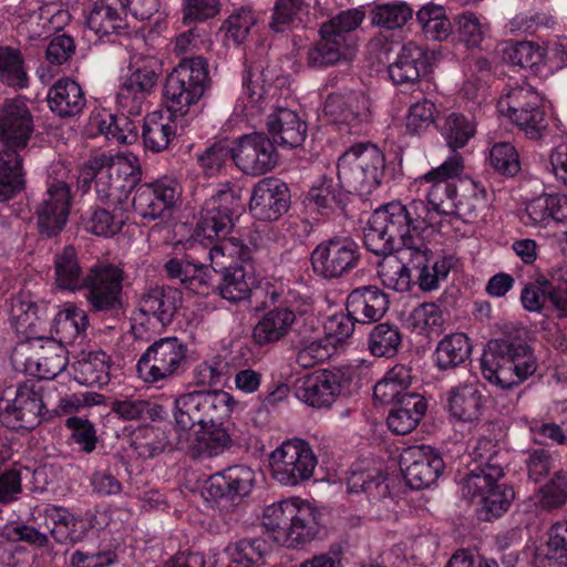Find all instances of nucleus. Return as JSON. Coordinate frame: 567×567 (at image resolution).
Segmentation results:
<instances>
[{"label": "nucleus", "instance_id": "obj_22", "mask_svg": "<svg viewBox=\"0 0 567 567\" xmlns=\"http://www.w3.org/2000/svg\"><path fill=\"white\" fill-rule=\"evenodd\" d=\"M307 310L301 308H270L252 329V339L258 346L275 344L297 330L300 320H307Z\"/></svg>", "mask_w": 567, "mask_h": 567}, {"label": "nucleus", "instance_id": "obj_47", "mask_svg": "<svg viewBox=\"0 0 567 567\" xmlns=\"http://www.w3.org/2000/svg\"><path fill=\"white\" fill-rule=\"evenodd\" d=\"M254 279L247 270L246 261L240 265H229L220 270V282L217 286L221 298L238 302L249 297Z\"/></svg>", "mask_w": 567, "mask_h": 567}, {"label": "nucleus", "instance_id": "obj_46", "mask_svg": "<svg viewBox=\"0 0 567 567\" xmlns=\"http://www.w3.org/2000/svg\"><path fill=\"white\" fill-rule=\"evenodd\" d=\"M471 353L472 344L467 336L456 332L447 334L439 341L434 352V360L441 371L451 370L468 360Z\"/></svg>", "mask_w": 567, "mask_h": 567}, {"label": "nucleus", "instance_id": "obj_24", "mask_svg": "<svg viewBox=\"0 0 567 567\" xmlns=\"http://www.w3.org/2000/svg\"><path fill=\"white\" fill-rule=\"evenodd\" d=\"M272 78L268 70L249 69L243 76V93L236 110L247 117H255L270 106L276 91L271 85Z\"/></svg>", "mask_w": 567, "mask_h": 567}, {"label": "nucleus", "instance_id": "obj_64", "mask_svg": "<svg viewBox=\"0 0 567 567\" xmlns=\"http://www.w3.org/2000/svg\"><path fill=\"white\" fill-rule=\"evenodd\" d=\"M567 502V474L556 472L553 478L539 488L536 504L539 508L551 511Z\"/></svg>", "mask_w": 567, "mask_h": 567}, {"label": "nucleus", "instance_id": "obj_10", "mask_svg": "<svg viewBox=\"0 0 567 567\" xmlns=\"http://www.w3.org/2000/svg\"><path fill=\"white\" fill-rule=\"evenodd\" d=\"M243 210L241 188L229 181L219 183L205 200L197 227L207 238L226 236Z\"/></svg>", "mask_w": 567, "mask_h": 567}, {"label": "nucleus", "instance_id": "obj_63", "mask_svg": "<svg viewBox=\"0 0 567 567\" xmlns=\"http://www.w3.org/2000/svg\"><path fill=\"white\" fill-rule=\"evenodd\" d=\"M258 14L250 7H241L234 12L224 22L226 37L235 45H240L247 39L251 28L257 23Z\"/></svg>", "mask_w": 567, "mask_h": 567}, {"label": "nucleus", "instance_id": "obj_4", "mask_svg": "<svg viewBox=\"0 0 567 567\" xmlns=\"http://www.w3.org/2000/svg\"><path fill=\"white\" fill-rule=\"evenodd\" d=\"M262 525L277 533V542L292 548L311 542L318 534L315 509L298 498L268 505L264 511Z\"/></svg>", "mask_w": 567, "mask_h": 567}, {"label": "nucleus", "instance_id": "obj_40", "mask_svg": "<svg viewBox=\"0 0 567 567\" xmlns=\"http://www.w3.org/2000/svg\"><path fill=\"white\" fill-rule=\"evenodd\" d=\"M427 410V403L421 394L404 395L399 404L394 405L386 417L391 432L405 435L412 432L421 422Z\"/></svg>", "mask_w": 567, "mask_h": 567}, {"label": "nucleus", "instance_id": "obj_19", "mask_svg": "<svg viewBox=\"0 0 567 567\" xmlns=\"http://www.w3.org/2000/svg\"><path fill=\"white\" fill-rule=\"evenodd\" d=\"M400 465L408 485L414 489L429 487L444 470L443 458L429 445L404 449Z\"/></svg>", "mask_w": 567, "mask_h": 567}, {"label": "nucleus", "instance_id": "obj_49", "mask_svg": "<svg viewBox=\"0 0 567 567\" xmlns=\"http://www.w3.org/2000/svg\"><path fill=\"white\" fill-rule=\"evenodd\" d=\"M546 50L537 43L520 41L509 43L503 49L504 62L539 74L545 65Z\"/></svg>", "mask_w": 567, "mask_h": 567}, {"label": "nucleus", "instance_id": "obj_23", "mask_svg": "<svg viewBox=\"0 0 567 567\" xmlns=\"http://www.w3.org/2000/svg\"><path fill=\"white\" fill-rule=\"evenodd\" d=\"M290 204L289 188L278 178L267 177L259 181L252 188L249 209L259 220H277L285 214Z\"/></svg>", "mask_w": 567, "mask_h": 567}, {"label": "nucleus", "instance_id": "obj_43", "mask_svg": "<svg viewBox=\"0 0 567 567\" xmlns=\"http://www.w3.org/2000/svg\"><path fill=\"white\" fill-rule=\"evenodd\" d=\"M43 516L45 526L56 543L73 545L82 539V533L78 530L81 519L69 509L56 505H48L43 509Z\"/></svg>", "mask_w": 567, "mask_h": 567}, {"label": "nucleus", "instance_id": "obj_28", "mask_svg": "<svg viewBox=\"0 0 567 567\" xmlns=\"http://www.w3.org/2000/svg\"><path fill=\"white\" fill-rule=\"evenodd\" d=\"M254 471L246 465H233L209 476L206 491L214 499L243 497L250 493Z\"/></svg>", "mask_w": 567, "mask_h": 567}, {"label": "nucleus", "instance_id": "obj_25", "mask_svg": "<svg viewBox=\"0 0 567 567\" xmlns=\"http://www.w3.org/2000/svg\"><path fill=\"white\" fill-rule=\"evenodd\" d=\"M473 468L462 480L471 492L486 487L488 482L504 476L503 465L496 443L492 439L481 437L472 451Z\"/></svg>", "mask_w": 567, "mask_h": 567}, {"label": "nucleus", "instance_id": "obj_30", "mask_svg": "<svg viewBox=\"0 0 567 567\" xmlns=\"http://www.w3.org/2000/svg\"><path fill=\"white\" fill-rule=\"evenodd\" d=\"M33 353L25 361V369L40 379L51 380L68 365L64 346L53 339L38 340L32 344Z\"/></svg>", "mask_w": 567, "mask_h": 567}, {"label": "nucleus", "instance_id": "obj_32", "mask_svg": "<svg viewBox=\"0 0 567 567\" xmlns=\"http://www.w3.org/2000/svg\"><path fill=\"white\" fill-rule=\"evenodd\" d=\"M326 115H329L338 125H346L350 131L368 120L369 112L365 97L357 92L347 94H329L323 106Z\"/></svg>", "mask_w": 567, "mask_h": 567}, {"label": "nucleus", "instance_id": "obj_27", "mask_svg": "<svg viewBox=\"0 0 567 567\" xmlns=\"http://www.w3.org/2000/svg\"><path fill=\"white\" fill-rule=\"evenodd\" d=\"M187 445L179 444L176 436L171 444L177 450L186 451L193 458H210L224 453L234 444L229 427L223 425L200 427L195 433H188Z\"/></svg>", "mask_w": 567, "mask_h": 567}, {"label": "nucleus", "instance_id": "obj_59", "mask_svg": "<svg viewBox=\"0 0 567 567\" xmlns=\"http://www.w3.org/2000/svg\"><path fill=\"white\" fill-rule=\"evenodd\" d=\"M39 306L28 296H17L11 299L9 319L18 333L32 336L40 321Z\"/></svg>", "mask_w": 567, "mask_h": 567}, {"label": "nucleus", "instance_id": "obj_42", "mask_svg": "<svg viewBox=\"0 0 567 567\" xmlns=\"http://www.w3.org/2000/svg\"><path fill=\"white\" fill-rule=\"evenodd\" d=\"M74 380L85 386H103L110 382V358L103 351L83 354L73 363Z\"/></svg>", "mask_w": 567, "mask_h": 567}, {"label": "nucleus", "instance_id": "obj_45", "mask_svg": "<svg viewBox=\"0 0 567 567\" xmlns=\"http://www.w3.org/2000/svg\"><path fill=\"white\" fill-rule=\"evenodd\" d=\"M54 284L59 289L76 291L81 290L85 280L73 246H65L54 256Z\"/></svg>", "mask_w": 567, "mask_h": 567}, {"label": "nucleus", "instance_id": "obj_54", "mask_svg": "<svg viewBox=\"0 0 567 567\" xmlns=\"http://www.w3.org/2000/svg\"><path fill=\"white\" fill-rule=\"evenodd\" d=\"M347 194L340 183L324 176L319 184L311 187L307 199L318 212L328 214L337 207L346 206Z\"/></svg>", "mask_w": 567, "mask_h": 567}, {"label": "nucleus", "instance_id": "obj_62", "mask_svg": "<svg viewBox=\"0 0 567 567\" xmlns=\"http://www.w3.org/2000/svg\"><path fill=\"white\" fill-rule=\"evenodd\" d=\"M307 8L306 0H277L269 28L275 32H285L296 22L301 21V16Z\"/></svg>", "mask_w": 567, "mask_h": 567}, {"label": "nucleus", "instance_id": "obj_35", "mask_svg": "<svg viewBox=\"0 0 567 567\" xmlns=\"http://www.w3.org/2000/svg\"><path fill=\"white\" fill-rule=\"evenodd\" d=\"M427 66L425 51L409 42L401 48L396 60L389 65V75L395 84H413L426 73Z\"/></svg>", "mask_w": 567, "mask_h": 567}, {"label": "nucleus", "instance_id": "obj_31", "mask_svg": "<svg viewBox=\"0 0 567 567\" xmlns=\"http://www.w3.org/2000/svg\"><path fill=\"white\" fill-rule=\"evenodd\" d=\"M205 390L182 393L174 401V431L179 444L187 445V435L195 425L204 427Z\"/></svg>", "mask_w": 567, "mask_h": 567}, {"label": "nucleus", "instance_id": "obj_6", "mask_svg": "<svg viewBox=\"0 0 567 567\" xmlns=\"http://www.w3.org/2000/svg\"><path fill=\"white\" fill-rule=\"evenodd\" d=\"M209 85L208 64L203 56L184 58L166 78L164 101L167 113L185 116Z\"/></svg>", "mask_w": 567, "mask_h": 567}, {"label": "nucleus", "instance_id": "obj_17", "mask_svg": "<svg viewBox=\"0 0 567 567\" xmlns=\"http://www.w3.org/2000/svg\"><path fill=\"white\" fill-rule=\"evenodd\" d=\"M419 246L408 247L402 250V259L412 265L416 271V282L422 291H432L439 288L450 271L456 266L457 259L453 255H444L432 264L433 254L424 241H417Z\"/></svg>", "mask_w": 567, "mask_h": 567}, {"label": "nucleus", "instance_id": "obj_3", "mask_svg": "<svg viewBox=\"0 0 567 567\" xmlns=\"http://www.w3.org/2000/svg\"><path fill=\"white\" fill-rule=\"evenodd\" d=\"M481 367L485 380L501 389H511L535 373L537 361L526 342L504 338L487 343Z\"/></svg>", "mask_w": 567, "mask_h": 567}, {"label": "nucleus", "instance_id": "obj_2", "mask_svg": "<svg viewBox=\"0 0 567 567\" xmlns=\"http://www.w3.org/2000/svg\"><path fill=\"white\" fill-rule=\"evenodd\" d=\"M137 178V168L126 156L118 153H95L80 169V179L84 184L95 182L99 200L120 210H126L128 196Z\"/></svg>", "mask_w": 567, "mask_h": 567}, {"label": "nucleus", "instance_id": "obj_21", "mask_svg": "<svg viewBox=\"0 0 567 567\" xmlns=\"http://www.w3.org/2000/svg\"><path fill=\"white\" fill-rule=\"evenodd\" d=\"M429 184L426 202L423 205L427 210L429 226L434 227L440 223L442 215L457 214L465 218L477 217L475 205L457 199V188L453 182L423 181Z\"/></svg>", "mask_w": 567, "mask_h": 567}, {"label": "nucleus", "instance_id": "obj_11", "mask_svg": "<svg viewBox=\"0 0 567 567\" xmlns=\"http://www.w3.org/2000/svg\"><path fill=\"white\" fill-rule=\"evenodd\" d=\"M317 464L310 444L301 439L287 440L270 454L271 475L286 486L309 480Z\"/></svg>", "mask_w": 567, "mask_h": 567}, {"label": "nucleus", "instance_id": "obj_13", "mask_svg": "<svg viewBox=\"0 0 567 567\" xmlns=\"http://www.w3.org/2000/svg\"><path fill=\"white\" fill-rule=\"evenodd\" d=\"M44 409L42 388L32 381L24 382L12 400H0V421L11 430L31 431L41 423Z\"/></svg>", "mask_w": 567, "mask_h": 567}, {"label": "nucleus", "instance_id": "obj_1", "mask_svg": "<svg viewBox=\"0 0 567 567\" xmlns=\"http://www.w3.org/2000/svg\"><path fill=\"white\" fill-rule=\"evenodd\" d=\"M427 210L422 199L408 205L389 203L374 210L364 230V245L375 255H391L424 241L421 233L429 228Z\"/></svg>", "mask_w": 567, "mask_h": 567}, {"label": "nucleus", "instance_id": "obj_55", "mask_svg": "<svg viewBox=\"0 0 567 567\" xmlns=\"http://www.w3.org/2000/svg\"><path fill=\"white\" fill-rule=\"evenodd\" d=\"M89 326L86 312L78 307H69L60 311L54 319V329L62 346L74 343L81 339Z\"/></svg>", "mask_w": 567, "mask_h": 567}, {"label": "nucleus", "instance_id": "obj_15", "mask_svg": "<svg viewBox=\"0 0 567 567\" xmlns=\"http://www.w3.org/2000/svg\"><path fill=\"white\" fill-rule=\"evenodd\" d=\"M34 131L33 115L23 97L7 99L0 104L1 151L19 153L24 150Z\"/></svg>", "mask_w": 567, "mask_h": 567}, {"label": "nucleus", "instance_id": "obj_26", "mask_svg": "<svg viewBox=\"0 0 567 567\" xmlns=\"http://www.w3.org/2000/svg\"><path fill=\"white\" fill-rule=\"evenodd\" d=\"M182 305L181 290L171 286H157L141 296L140 313L148 322H154L163 329L172 323Z\"/></svg>", "mask_w": 567, "mask_h": 567}, {"label": "nucleus", "instance_id": "obj_51", "mask_svg": "<svg viewBox=\"0 0 567 567\" xmlns=\"http://www.w3.org/2000/svg\"><path fill=\"white\" fill-rule=\"evenodd\" d=\"M22 162L19 153L0 151V202H7L22 190Z\"/></svg>", "mask_w": 567, "mask_h": 567}, {"label": "nucleus", "instance_id": "obj_33", "mask_svg": "<svg viewBox=\"0 0 567 567\" xmlns=\"http://www.w3.org/2000/svg\"><path fill=\"white\" fill-rule=\"evenodd\" d=\"M268 116L267 128L272 142L288 148H296L303 144L307 136V124L299 115L288 107L275 106Z\"/></svg>", "mask_w": 567, "mask_h": 567}, {"label": "nucleus", "instance_id": "obj_9", "mask_svg": "<svg viewBox=\"0 0 567 567\" xmlns=\"http://www.w3.org/2000/svg\"><path fill=\"white\" fill-rule=\"evenodd\" d=\"M125 271L116 264L99 260L85 272L81 289L84 298L94 312L117 313L124 307L123 282Z\"/></svg>", "mask_w": 567, "mask_h": 567}, {"label": "nucleus", "instance_id": "obj_12", "mask_svg": "<svg viewBox=\"0 0 567 567\" xmlns=\"http://www.w3.org/2000/svg\"><path fill=\"white\" fill-rule=\"evenodd\" d=\"M359 245L350 237H332L321 241L311 252L313 272L323 279H339L360 262Z\"/></svg>", "mask_w": 567, "mask_h": 567}, {"label": "nucleus", "instance_id": "obj_44", "mask_svg": "<svg viewBox=\"0 0 567 567\" xmlns=\"http://www.w3.org/2000/svg\"><path fill=\"white\" fill-rule=\"evenodd\" d=\"M176 117L162 112L150 113L143 125V140L146 148L153 152L166 150L176 135Z\"/></svg>", "mask_w": 567, "mask_h": 567}, {"label": "nucleus", "instance_id": "obj_61", "mask_svg": "<svg viewBox=\"0 0 567 567\" xmlns=\"http://www.w3.org/2000/svg\"><path fill=\"white\" fill-rule=\"evenodd\" d=\"M416 19L429 40L442 41L452 32V23L441 6L430 4L421 8Z\"/></svg>", "mask_w": 567, "mask_h": 567}, {"label": "nucleus", "instance_id": "obj_18", "mask_svg": "<svg viewBox=\"0 0 567 567\" xmlns=\"http://www.w3.org/2000/svg\"><path fill=\"white\" fill-rule=\"evenodd\" d=\"M344 374L340 370H318L299 379L296 398L315 409H329L341 394Z\"/></svg>", "mask_w": 567, "mask_h": 567}, {"label": "nucleus", "instance_id": "obj_5", "mask_svg": "<svg viewBox=\"0 0 567 567\" xmlns=\"http://www.w3.org/2000/svg\"><path fill=\"white\" fill-rule=\"evenodd\" d=\"M385 158L371 143H359L348 148L338 161V179L344 192L370 195L383 178Z\"/></svg>", "mask_w": 567, "mask_h": 567}, {"label": "nucleus", "instance_id": "obj_56", "mask_svg": "<svg viewBox=\"0 0 567 567\" xmlns=\"http://www.w3.org/2000/svg\"><path fill=\"white\" fill-rule=\"evenodd\" d=\"M540 97L529 85L516 86L508 90L497 102L498 112L507 117L528 113L539 107Z\"/></svg>", "mask_w": 567, "mask_h": 567}, {"label": "nucleus", "instance_id": "obj_14", "mask_svg": "<svg viewBox=\"0 0 567 567\" xmlns=\"http://www.w3.org/2000/svg\"><path fill=\"white\" fill-rule=\"evenodd\" d=\"M131 193L134 212L144 219L155 220L176 206L182 186L173 177H163L153 183H135Z\"/></svg>", "mask_w": 567, "mask_h": 567}, {"label": "nucleus", "instance_id": "obj_34", "mask_svg": "<svg viewBox=\"0 0 567 567\" xmlns=\"http://www.w3.org/2000/svg\"><path fill=\"white\" fill-rule=\"evenodd\" d=\"M347 491L349 494H363L365 499L374 507L377 514L392 508L393 498L390 496L389 486L380 474L369 472H352L347 477Z\"/></svg>", "mask_w": 567, "mask_h": 567}, {"label": "nucleus", "instance_id": "obj_50", "mask_svg": "<svg viewBox=\"0 0 567 567\" xmlns=\"http://www.w3.org/2000/svg\"><path fill=\"white\" fill-rule=\"evenodd\" d=\"M111 411L124 421H155L163 417V408L140 395L120 396Z\"/></svg>", "mask_w": 567, "mask_h": 567}, {"label": "nucleus", "instance_id": "obj_39", "mask_svg": "<svg viewBox=\"0 0 567 567\" xmlns=\"http://www.w3.org/2000/svg\"><path fill=\"white\" fill-rule=\"evenodd\" d=\"M499 480L488 482L486 487L477 491H470L462 481V492L466 497H481L482 507L480 511L481 518L491 520L502 516L511 506L514 499V489L505 484H498Z\"/></svg>", "mask_w": 567, "mask_h": 567}, {"label": "nucleus", "instance_id": "obj_60", "mask_svg": "<svg viewBox=\"0 0 567 567\" xmlns=\"http://www.w3.org/2000/svg\"><path fill=\"white\" fill-rule=\"evenodd\" d=\"M22 53L11 47H0V82L16 89L28 86Z\"/></svg>", "mask_w": 567, "mask_h": 567}, {"label": "nucleus", "instance_id": "obj_16", "mask_svg": "<svg viewBox=\"0 0 567 567\" xmlns=\"http://www.w3.org/2000/svg\"><path fill=\"white\" fill-rule=\"evenodd\" d=\"M231 158L244 174L251 176L272 171L278 162L274 142L264 133L241 136L233 147Z\"/></svg>", "mask_w": 567, "mask_h": 567}, {"label": "nucleus", "instance_id": "obj_20", "mask_svg": "<svg viewBox=\"0 0 567 567\" xmlns=\"http://www.w3.org/2000/svg\"><path fill=\"white\" fill-rule=\"evenodd\" d=\"M70 210V188L59 181L48 185L35 208L39 231L48 238L58 235L65 226Z\"/></svg>", "mask_w": 567, "mask_h": 567}, {"label": "nucleus", "instance_id": "obj_29", "mask_svg": "<svg viewBox=\"0 0 567 567\" xmlns=\"http://www.w3.org/2000/svg\"><path fill=\"white\" fill-rule=\"evenodd\" d=\"M347 312L357 322L371 323L380 320L389 309L388 296L377 286L353 289L347 298Z\"/></svg>", "mask_w": 567, "mask_h": 567}, {"label": "nucleus", "instance_id": "obj_8", "mask_svg": "<svg viewBox=\"0 0 567 567\" xmlns=\"http://www.w3.org/2000/svg\"><path fill=\"white\" fill-rule=\"evenodd\" d=\"M187 353V344L177 337L159 338L150 344L137 360V375L148 384L167 382L185 370Z\"/></svg>", "mask_w": 567, "mask_h": 567}, {"label": "nucleus", "instance_id": "obj_57", "mask_svg": "<svg viewBox=\"0 0 567 567\" xmlns=\"http://www.w3.org/2000/svg\"><path fill=\"white\" fill-rule=\"evenodd\" d=\"M402 344V334L396 324L383 322L373 327L368 346L374 357L392 358Z\"/></svg>", "mask_w": 567, "mask_h": 567}, {"label": "nucleus", "instance_id": "obj_52", "mask_svg": "<svg viewBox=\"0 0 567 567\" xmlns=\"http://www.w3.org/2000/svg\"><path fill=\"white\" fill-rule=\"evenodd\" d=\"M440 132L446 145L456 151L464 147L476 133V122L473 116L462 113H450L443 118Z\"/></svg>", "mask_w": 567, "mask_h": 567}, {"label": "nucleus", "instance_id": "obj_7", "mask_svg": "<svg viewBox=\"0 0 567 567\" xmlns=\"http://www.w3.org/2000/svg\"><path fill=\"white\" fill-rule=\"evenodd\" d=\"M159 75L161 64L155 56L131 55L126 72L121 76L116 94V101L122 112L127 115H141L148 96L157 85Z\"/></svg>", "mask_w": 567, "mask_h": 567}, {"label": "nucleus", "instance_id": "obj_36", "mask_svg": "<svg viewBox=\"0 0 567 567\" xmlns=\"http://www.w3.org/2000/svg\"><path fill=\"white\" fill-rule=\"evenodd\" d=\"M50 110L59 117H73L82 113L86 99L80 84L71 79H60L47 95Z\"/></svg>", "mask_w": 567, "mask_h": 567}, {"label": "nucleus", "instance_id": "obj_48", "mask_svg": "<svg viewBox=\"0 0 567 567\" xmlns=\"http://www.w3.org/2000/svg\"><path fill=\"white\" fill-rule=\"evenodd\" d=\"M320 40L308 50L307 64L313 69H323L336 64L346 56L348 45L341 35H332L320 29Z\"/></svg>", "mask_w": 567, "mask_h": 567}, {"label": "nucleus", "instance_id": "obj_38", "mask_svg": "<svg viewBox=\"0 0 567 567\" xmlns=\"http://www.w3.org/2000/svg\"><path fill=\"white\" fill-rule=\"evenodd\" d=\"M86 23L100 37L120 33L127 28L124 4L121 0H97L87 14Z\"/></svg>", "mask_w": 567, "mask_h": 567}, {"label": "nucleus", "instance_id": "obj_53", "mask_svg": "<svg viewBox=\"0 0 567 567\" xmlns=\"http://www.w3.org/2000/svg\"><path fill=\"white\" fill-rule=\"evenodd\" d=\"M402 250L395 251L396 256L385 258L378 269V275L384 287L399 291H409L412 280V265L402 259Z\"/></svg>", "mask_w": 567, "mask_h": 567}, {"label": "nucleus", "instance_id": "obj_41", "mask_svg": "<svg viewBox=\"0 0 567 567\" xmlns=\"http://www.w3.org/2000/svg\"><path fill=\"white\" fill-rule=\"evenodd\" d=\"M535 567H567V520L556 522L548 539L536 548Z\"/></svg>", "mask_w": 567, "mask_h": 567}, {"label": "nucleus", "instance_id": "obj_37", "mask_svg": "<svg viewBox=\"0 0 567 567\" xmlns=\"http://www.w3.org/2000/svg\"><path fill=\"white\" fill-rule=\"evenodd\" d=\"M482 390L483 386L475 380L452 388L447 399L450 413L463 422L477 420L483 408Z\"/></svg>", "mask_w": 567, "mask_h": 567}, {"label": "nucleus", "instance_id": "obj_58", "mask_svg": "<svg viewBox=\"0 0 567 567\" xmlns=\"http://www.w3.org/2000/svg\"><path fill=\"white\" fill-rule=\"evenodd\" d=\"M236 401L224 390H205L204 427L225 424L231 416Z\"/></svg>", "mask_w": 567, "mask_h": 567}]
</instances>
